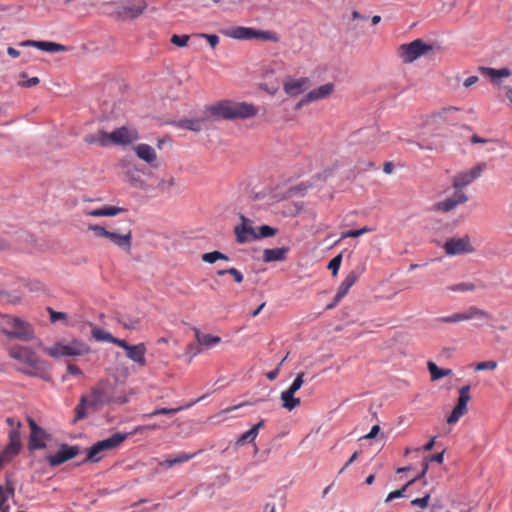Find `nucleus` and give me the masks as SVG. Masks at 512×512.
Listing matches in <instances>:
<instances>
[{
    "instance_id": "4c0bfd02",
    "label": "nucleus",
    "mask_w": 512,
    "mask_h": 512,
    "mask_svg": "<svg viewBox=\"0 0 512 512\" xmlns=\"http://www.w3.org/2000/svg\"><path fill=\"white\" fill-rule=\"evenodd\" d=\"M20 452V448L8 444L4 450L0 453L1 460L10 462L18 453Z\"/></svg>"
},
{
    "instance_id": "6e6552de",
    "label": "nucleus",
    "mask_w": 512,
    "mask_h": 512,
    "mask_svg": "<svg viewBox=\"0 0 512 512\" xmlns=\"http://www.w3.org/2000/svg\"><path fill=\"white\" fill-rule=\"evenodd\" d=\"M146 6L144 0H127L116 4L114 12L122 20H130L141 15Z\"/></svg>"
},
{
    "instance_id": "49530a36",
    "label": "nucleus",
    "mask_w": 512,
    "mask_h": 512,
    "mask_svg": "<svg viewBox=\"0 0 512 512\" xmlns=\"http://www.w3.org/2000/svg\"><path fill=\"white\" fill-rule=\"evenodd\" d=\"M198 453L199 452L190 454V453L181 452L176 457L170 458L172 466L185 463V462L191 460L192 458H194Z\"/></svg>"
},
{
    "instance_id": "f8f14e48",
    "label": "nucleus",
    "mask_w": 512,
    "mask_h": 512,
    "mask_svg": "<svg viewBox=\"0 0 512 512\" xmlns=\"http://www.w3.org/2000/svg\"><path fill=\"white\" fill-rule=\"evenodd\" d=\"M240 220L241 223L236 225L234 228L237 242L239 244H245L255 241L256 229L253 227V222L244 215L240 216Z\"/></svg>"
},
{
    "instance_id": "7c9ffc66",
    "label": "nucleus",
    "mask_w": 512,
    "mask_h": 512,
    "mask_svg": "<svg viewBox=\"0 0 512 512\" xmlns=\"http://www.w3.org/2000/svg\"><path fill=\"white\" fill-rule=\"evenodd\" d=\"M461 317L462 321L471 319L487 320L491 318V315L485 310L479 309L477 307H470L467 311L461 313Z\"/></svg>"
},
{
    "instance_id": "5701e85b",
    "label": "nucleus",
    "mask_w": 512,
    "mask_h": 512,
    "mask_svg": "<svg viewBox=\"0 0 512 512\" xmlns=\"http://www.w3.org/2000/svg\"><path fill=\"white\" fill-rule=\"evenodd\" d=\"M85 142L88 144H97L101 147H106L112 144L111 133H107L104 130H99L94 134L86 135Z\"/></svg>"
},
{
    "instance_id": "a19ab883",
    "label": "nucleus",
    "mask_w": 512,
    "mask_h": 512,
    "mask_svg": "<svg viewBox=\"0 0 512 512\" xmlns=\"http://www.w3.org/2000/svg\"><path fill=\"white\" fill-rule=\"evenodd\" d=\"M448 290L453 292H468L474 291L476 289L475 284L470 282H462L458 284H453L447 287Z\"/></svg>"
},
{
    "instance_id": "a18cd8bd",
    "label": "nucleus",
    "mask_w": 512,
    "mask_h": 512,
    "mask_svg": "<svg viewBox=\"0 0 512 512\" xmlns=\"http://www.w3.org/2000/svg\"><path fill=\"white\" fill-rule=\"evenodd\" d=\"M414 483V480H410L408 481L402 488L398 489V490H395V491H392L388 494V496L386 497V500L385 502H391L392 500L396 499V498H401V497H404L405 496V492L407 490V488L412 485Z\"/></svg>"
},
{
    "instance_id": "e2e57ef3",
    "label": "nucleus",
    "mask_w": 512,
    "mask_h": 512,
    "mask_svg": "<svg viewBox=\"0 0 512 512\" xmlns=\"http://www.w3.org/2000/svg\"><path fill=\"white\" fill-rule=\"evenodd\" d=\"M201 36L207 39L212 48L219 43V37L215 34H201Z\"/></svg>"
},
{
    "instance_id": "4468645a",
    "label": "nucleus",
    "mask_w": 512,
    "mask_h": 512,
    "mask_svg": "<svg viewBox=\"0 0 512 512\" xmlns=\"http://www.w3.org/2000/svg\"><path fill=\"white\" fill-rule=\"evenodd\" d=\"M444 249L447 255L455 256L473 251L468 237L463 238H450L444 244Z\"/></svg>"
},
{
    "instance_id": "de8ad7c7",
    "label": "nucleus",
    "mask_w": 512,
    "mask_h": 512,
    "mask_svg": "<svg viewBox=\"0 0 512 512\" xmlns=\"http://www.w3.org/2000/svg\"><path fill=\"white\" fill-rule=\"evenodd\" d=\"M341 262H342V255L339 254L335 257H333L329 264H328V268L332 271V275L333 276H336L338 271H339V268H340V265H341Z\"/></svg>"
},
{
    "instance_id": "c9c22d12",
    "label": "nucleus",
    "mask_w": 512,
    "mask_h": 512,
    "mask_svg": "<svg viewBox=\"0 0 512 512\" xmlns=\"http://www.w3.org/2000/svg\"><path fill=\"white\" fill-rule=\"evenodd\" d=\"M92 337L98 342H109L112 343L114 336L99 327H93L91 331Z\"/></svg>"
},
{
    "instance_id": "0eeeda50",
    "label": "nucleus",
    "mask_w": 512,
    "mask_h": 512,
    "mask_svg": "<svg viewBox=\"0 0 512 512\" xmlns=\"http://www.w3.org/2000/svg\"><path fill=\"white\" fill-rule=\"evenodd\" d=\"M90 408L98 410L112 401L111 385L101 381L92 387L89 395Z\"/></svg>"
},
{
    "instance_id": "c85d7f7f",
    "label": "nucleus",
    "mask_w": 512,
    "mask_h": 512,
    "mask_svg": "<svg viewBox=\"0 0 512 512\" xmlns=\"http://www.w3.org/2000/svg\"><path fill=\"white\" fill-rule=\"evenodd\" d=\"M173 125L179 129L190 130L193 132H199L203 129V120L194 118V119H180L178 121L173 122Z\"/></svg>"
},
{
    "instance_id": "79ce46f5",
    "label": "nucleus",
    "mask_w": 512,
    "mask_h": 512,
    "mask_svg": "<svg viewBox=\"0 0 512 512\" xmlns=\"http://www.w3.org/2000/svg\"><path fill=\"white\" fill-rule=\"evenodd\" d=\"M255 39H262L266 41L278 42L279 37L275 32L272 31H264V30H256L255 29Z\"/></svg>"
},
{
    "instance_id": "dca6fc26",
    "label": "nucleus",
    "mask_w": 512,
    "mask_h": 512,
    "mask_svg": "<svg viewBox=\"0 0 512 512\" xmlns=\"http://www.w3.org/2000/svg\"><path fill=\"white\" fill-rule=\"evenodd\" d=\"M334 90V85L332 83H326L316 89L309 91L297 104V108L302 107L310 102H314L317 100L324 99L328 97Z\"/></svg>"
},
{
    "instance_id": "58836bf2",
    "label": "nucleus",
    "mask_w": 512,
    "mask_h": 512,
    "mask_svg": "<svg viewBox=\"0 0 512 512\" xmlns=\"http://www.w3.org/2000/svg\"><path fill=\"white\" fill-rule=\"evenodd\" d=\"M277 233V229L269 225H262L256 230V240L272 237Z\"/></svg>"
},
{
    "instance_id": "13d9d810",
    "label": "nucleus",
    "mask_w": 512,
    "mask_h": 512,
    "mask_svg": "<svg viewBox=\"0 0 512 512\" xmlns=\"http://www.w3.org/2000/svg\"><path fill=\"white\" fill-rule=\"evenodd\" d=\"M48 312L50 314V320L52 323H55L59 320H64L67 317V315L65 313L54 311L51 308H48Z\"/></svg>"
},
{
    "instance_id": "09e8293b",
    "label": "nucleus",
    "mask_w": 512,
    "mask_h": 512,
    "mask_svg": "<svg viewBox=\"0 0 512 512\" xmlns=\"http://www.w3.org/2000/svg\"><path fill=\"white\" fill-rule=\"evenodd\" d=\"M118 322L126 329H137L139 325V321L137 319H126L125 317H119Z\"/></svg>"
},
{
    "instance_id": "5fc2aeb1",
    "label": "nucleus",
    "mask_w": 512,
    "mask_h": 512,
    "mask_svg": "<svg viewBox=\"0 0 512 512\" xmlns=\"http://www.w3.org/2000/svg\"><path fill=\"white\" fill-rule=\"evenodd\" d=\"M189 40V36L188 35H177V34H174L172 37H171V42L178 46V47H185L187 45V42Z\"/></svg>"
},
{
    "instance_id": "6ab92c4d",
    "label": "nucleus",
    "mask_w": 512,
    "mask_h": 512,
    "mask_svg": "<svg viewBox=\"0 0 512 512\" xmlns=\"http://www.w3.org/2000/svg\"><path fill=\"white\" fill-rule=\"evenodd\" d=\"M111 138L112 144L128 145L138 139V134L135 130L122 126L111 132Z\"/></svg>"
},
{
    "instance_id": "a211bd4d",
    "label": "nucleus",
    "mask_w": 512,
    "mask_h": 512,
    "mask_svg": "<svg viewBox=\"0 0 512 512\" xmlns=\"http://www.w3.org/2000/svg\"><path fill=\"white\" fill-rule=\"evenodd\" d=\"M363 272L364 266H360L358 269L352 270L347 274L336 292V301H341L346 296L349 289L356 283Z\"/></svg>"
},
{
    "instance_id": "c03bdc74",
    "label": "nucleus",
    "mask_w": 512,
    "mask_h": 512,
    "mask_svg": "<svg viewBox=\"0 0 512 512\" xmlns=\"http://www.w3.org/2000/svg\"><path fill=\"white\" fill-rule=\"evenodd\" d=\"M257 432L255 429L250 428L248 431L243 433L237 440V445H244L246 443L253 442L257 437Z\"/></svg>"
},
{
    "instance_id": "c756f323",
    "label": "nucleus",
    "mask_w": 512,
    "mask_h": 512,
    "mask_svg": "<svg viewBox=\"0 0 512 512\" xmlns=\"http://www.w3.org/2000/svg\"><path fill=\"white\" fill-rule=\"evenodd\" d=\"M195 338L199 345L207 348H212L221 342V338L210 334L200 332L198 329H194Z\"/></svg>"
},
{
    "instance_id": "b1692460",
    "label": "nucleus",
    "mask_w": 512,
    "mask_h": 512,
    "mask_svg": "<svg viewBox=\"0 0 512 512\" xmlns=\"http://www.w3.org/2000/svg\"><path fill=\"white\" fill-rule=\"evenodd\" d=\"M482 75L489 77L493 82L499 83V79L511 76L512 71L509 68L495 69L491 67H480Z\"/></svg>"
},
{
    "instance_id": "8fccbe9b",
    "label": "nucleus",
    "mask_w": 512,
    "mask_h": 512,
    "mask_svg": "<svg viewBox=\"0 0 512 512\" xmlns=\"http://www.w3.org/2000/svg\"><path fill=\"white\" fill-rule=\"evenodd\" d=\"M303 377H304V373L303 372L299 373L296 376V378L294 379V381L292 382V384L286 390L296 393L302 387V385L304 383Z\"/></svg>"
},
{
    "instance_id": "423d86ee",
    "label": "nucleus",
    "mask_w": 512,
    "mask_h": 512,
    "mask_svg": "<svg viewBox=\"0 0 512 512\" xmlns=\"http://www.w3.org/2000/svg\"><path fill=\"white\" fill-rule=\"evenodd\" d=\"M432 47L421 39H416L399 47V56L404 63H412L430 51Z\"/></svg>"
},
{
    "instance_id": "412c9836",
    "label": "nucleus",
    "mask_w": 512,
    "mask_h": 512,
    "mask_svg": "<svg viewBox=\"0 0 512 512\" xmlns=\"http://www.w3.org/2000/svg\"><path fill=\"white\" fill-rule=\"evenodd\" d=\"M145 354L146 346L144 343L130 345L126 351V356L140 366H145L146 364Z\"/></svg>"
},
{
    "instance_id": "6e6d98bb",
    "label": "nucleus",
    "mask_w": 512,
    "mask_h": 512,
    "mask_svg": "<svg viewBox=\"0 0 512 512\" xmlns=\"http://www.w3.org/2000/svg\"><path fill=\"white\" fill-rule=\"evenodd\" d=\"M88 229H89L90 231H93V232H94V234H95V236H97V237H105V238H106V237H107V235H108V232H109V231H108L107 229H105L104 227L99 226V225H95V224H90V225L88 226Z\"/></svg>"
},
{
    "instance_id": "3c124183",
    "label": "nucleus",
    "mask_w": 512,
    "mask_h": 512,
    "mask_svg": "<svg viewBox=\"0 0 512 512\" xmlns=\"http://www.w3.org/2000/svg\"><path fill=\"white\" fill-rule=\"evenodd\" d=\"M0 295L3 300H5L6 302L11 303V304H17L21 300L20 295L10 294L5 290H0Z\"/></svg>"
},
{
    "instance_id": "f257e3e1",
    "label": "nucleus",
    "mask_w": 512,
    "mask_h": 512,
    "mask_svg": "<svg viewBox=\"0 0 512 512\" xmlns=\"http://www.w3.org/2000/svg\"><path fill=\"white\" fill-rule=\"evenodd\" d=\"M205 113L208 117H213L214 119H249L257 115L258 108L248 102L221 100L206 107Z\"/></svg>"
},
{
    "instance_id": "864d4df0",
    "label": "nucleus",
    "mask_w": 512,
    "mask_h": 512,
    "mask_svg": "<svg viewBox=\"0 0 512 512\" xmlns=\"http://www.w3.org/2000/svg\"><path fill=\"white\" fill-rule=\"evenodd\" d=\"M429 500H430V493H427V494H425L421 498L413 499L411 501V505L412 506H417V507H420V508L424 509V508H426L428 506Z\"/></svg>"
},
{
    "instance_id": "9d476101",
    "label": "nucleus",
    "mask_w": 512,
    "mask_h": 512,
    "mask_svg": "<svg viewBox=\"0 0 512 512\" xmlns=\"http://www.w3.org/2000/svg\"><path fill=\"white\" fill-rule=\"evenodd\" d=\"M470 385H465L459 389V398L457 405L453 408L447 418L448 424H455L467 412V404L470 400Z\"/></svg>"
},
{
    "instance_id": "a878e982",
    "label": "nucleus",
    "mask_w": 512,
    "mask_h": 512,
    "mask_svg": "<svg viewBox=\"0 0 512 512\" xmlns=\"http://www.w3.org/2000/svg\"><path fill=\"white\" fill-rule=\"evenodd\" d=\"M134 151L140 159L148 164H152L157 159L154 148L148 144H138L134 147Z\"/></svg>"
},
{
    "instance_id": "2eb2a0df",
    "label": "nucleus",
    "mask_w": 512,
    "mask_h": 512,
    "mask_svg": "<svg viewBox=\"0 0 512 512\" xmlns=\"http://www.w3.org/2000/svg\"><path fill=\"white\" fill-rule=\"evenodd\" d=\"M29 427L31 429L30 440H29V450H37L43 449L46 447L44 438L48 437V434L44 429L37 425V423L32 419L28 418Z\"/></svg>"
},
{
    "instance_id": "e433bc0d",
    "label": "nucleus",
    "mask_w": 512,
    "mask_h": 512,
    "mask_svg": "<svg viewBox=\"0 0 512 512\" xmlns=\"http://www.w3.org/2000/svg\"><path fill=\"white\" fill-rule=\"evenodd\" d=\"M201 258H202V261L209 263V264H213L217 260H225V261L229 260V257L226 254H224L220 251H217V250L208 252V253H204L201 256Z\"/></svg>"
},
{
    "instance_id": "ddd939ff",
    "label": "nucleus",
    "mask_w": 512,
    "mask_h": 512,
    "mask_svg": "<svg viewBox=\"0 0 512 512\" xmlns=\"http://www.w3.org/2000/svg\"><path fill=\"white\" fill-rule=\"evenodd\" d=\"M79 451V447L76 445L70 446L68 444H62L55 454L47 457V461L53 467L59 466L77 456Z\"/></svg>"
},
{
    "instance_id": "052dcab7",
    "label": "nucleus",
    "mask_w": 512,
    "mask_h": 512,
    "mask_svg": "<svg viewBox=\"0 0 512 512\" xmlns=\"http://www.w3.org/2000/svg\"><path fill=\"white\" fill-rule=\"evenodd\" d=\"M228 274H230L233 277L236 283H241L244 279L242 272L233 267L228 268Z\"/></svg>"
},
{
    "instance_id": "0e129e2a",
    "label": "nucleus",
    "mask_w": 512,
    "mask_h": 512,
    "mask_svg": "<svg viewBox=\"0 0 512 512\" xmlns=\"http://www.w3.org/2000/svg\"><path fill=\"white\" fill-rule=\"evenodd\" d=\"M444 453H445V451H442L440 453L432 455L431 457H428L427 459L429 460V462H437V463L441 464L444 461Z\"/></svg>"
},
{
    "instance_id": "4be33fe9",
    "label": "nucleus",
    "mask_w": 512,
    "mask_h": 512,
    "mask_svg": "<svg viewBox=\"0 0 512 512\" xmlns=\"http://www.w3.org/2000/svg\"><path fill=\"white\" fill-rule=\"evenodd\" d=\"M225 34L233 39L249 40L255 39V29L249 27L236 26L232 27L225 32Z\"/></svg>"
},
{
    "instance_id": "f3484780",
    "label": "nucleus",
    "mask_w": 512,
    "mask_h": 512,
    "mask_svg": "<svg viewBox=\"0 0 512 512\" xmlns=\"http://www.w3.org/2000/svg\"><path fill=\"white\" fill-rule=\"evenodd\" d=\"M468 201V197L462 191L455 190L454 194L447 197L443 201L435 204V209L442 212H449L455 209L458 205Z\"/></svg>"
},
{
    "instance_id": "603ef678",
    "label": "nucleus",
    "mask_w": 512,
    "mask_h": 512,
    "mask_svg": "<svg viewBox=\"0 0 512 512\" xmlns=\"http://www.w3.org/2000/svg\"><path fill=\"white\" fill-rule=\"evenodd\" d=\"M436 322L444 323H456L462 321L461 313H454L449 316L438 317L435 319Z\"/></svg>"
},
{
    "instance_id": "7ed1b4c3",
    "label": "nucleus",
    "mask_w": 512,
    "mask_h": 512,
    "mask_svg": "<svg viewBox=\"0 0 512 512\" xmlns=\"http://www.w3.org/2000/svg\"><path fill=\"white\" fill-rule=\"evenodd\" d=\"M0 330L8 339L30 341L34 338L33 326L22 318L2 315L0 317Z\"/></svg>"
},
{
    "instance_id": "f03ea898",
    "label": "nucleus",
    "mask_w": 512,
    "mask_h": 512,
    "mask_svg": "<svg viewBox=\"0 0 512 512\" xmlns=\"http://www.w3.org/2000/svg\"><path fill=\"white\" fill-rule=\"evenodd\" d=\"M9 354L13 359L24 364L23 367L18 368L22 373L28 376L40 377L44 380H48L44 363L38 359L36 353L32 349L25 346H14L10 349Z\"/></svg>"
},
{
    "instance_id": "2f4dec72",
    "label": "nucleus",
    "mask_w": 512,
    "mask_h": 512,
    "mask_svg": "<svg viewBox=\"0 0 512 512\" xmlns=\"http://www.w3.org/2000/svg\"><path fill=\"white\" fill-rule=\"evenodd\" d=\"M295 393L290 392L288 390H284L281 393V400H282V406L283 408L287 409L288 411H292L295 409L298 405H300V398L294 397Z\"/></svg>"
},
{
    "instance_id": "1a4fd4ad",
    "label": "nucleus",
    "mask_w": 512,
    "mask_h": 512,
    "mask_svg": "<svg viewBox=\"0 0 512 512\" xmlns=\"http://www.w3.org/2000/svg\"><path fill=\"white\" fill-rule=\"evenodd\" d=\"M486 163L482 162L472 167L469 170L462 171L454 176L453 178V187L457 191H461L464 187L471 184L473 181L478 179L482 172L486 169Z\"/></svg>"
},
{
    "instance_id": "bf43d9fd",
    "label": "nucleus",
    "mask_w": 512,
    "mask_h": 512,
    "mask_svg": "<svg viewBox=\"0 0 512 512\" xmlns=\"http://www.w3.org/2000/svg\"><path fill=\"white\" fill-rule=\"evenodd\" d=\"M188 353L190 354L189 362H191L195 356L201 353L198 342L188 345Z\"/></svg>"
},
{
    "instance_id": "473e14b6",
    "label": "nucleus",
    "mask_w": 512,
    "mask_h": 512,
    "mask_svg": "<svg viewBox=\"0 0 512 512\" xmlns=\"http://www.w3.org/2000/svg\"><path fill=\"white\" fill-rule=\"evenodd\" d=\"M427 368H428V371L431 375V379L433 381H437L443 377H446V376H449L452 374V370L451 369H443V368H439L434 362L432 361H429L427 363Z\"/></svg>"
},
{
    "instance_id": "37998d69",
    "label": "nucleus",
    "mask_w": 512,
    "mask_h": 512,
    "mask_svg": "<svg viewBox=\"0 0 512 512\" xmlns=\"http://www.w3.org/2000/svg\"><path fill=\"white\" fill-rule=\"evenodd\" d=\"M21 422H17L16 428L9 432V444L21 449L20 429Z\"/></svg>"
},
{
    "instance_id": "72a5a7b5",
    "label": "nucleus",
    "mask_w": 512,
    "mask_h": 512,
    "mask_svg": "<svg viewBox=\"0 0 512 512\" xmlns=\"http://www.w3.org/2000/svg\"><path fill=\"white\" fill-rule=\"evenodd\" d=\"M88 407H90L88 397L85 395L81 396L80 402L75 408L74 422L82 420L86 417V410Z\"/></svg>"
},
{
    "instance_id": "393cba45",
    "label": "nucleus",
    "mask_w": 512,
    "mask_h": 512,
    "mask_svg": "<svg viewBox=\"0 0 512 512\" xmlns=\"http://www.w3.org/2000/svg\"><path fill=\"white\" fill-rule=\"evenodd\" d=\"M289 251L288 247H278L273 249H265L263 252V261L266 263L283 261Z\"/></svg>"
},
{
    "instance_id": "39448f33",
    "label": "nucleus",
    "mask_w": 512,
    "mask_h": 512,
    "mask_svg": "<svg viewBox=\"0 0 512 512\" xmlns=\"http://www.w3.org/2000/svg\"><path fill=\"white\" fill-rule=\"evenodd\" d=\"M89 351V346L78 339H73L68 343L59 342L55 346L47 349V353L54 358L62 356H82L89 353Z\"/></svg>"
},
{
    "instance_id": "680f3d73",
    "label": "nucleus",
    "mask_w": 512,
    "mask_h": 512,
    "mask_svg": "<svg viewBox=\"0 0 512 512\" xmlns=\"http://www.w3.org/2000/svg\"><path fill=\"white\" fill-rule=\"evenodd\" d=\"M5 484H6V487L8 488L7 495H14L15 487H14V481L12 480V473L6 475Z\"/></svg>"
},
{
    "instance_id": "9b49d317",
    "label": "nucleus",
    "mask_w": 512,
    "mask_h": 512,
    "mask_svg": "<svg viewBox=\"0 0 512 512\" xmlns=\"http://www.w3.org/2000/svg\"><path fill=\"white\" fill-rule=\"evenodd\" d=\"M470 385H465L459 389V398L457 405L453 408L447 418L448 424H455L467 412V404L470 400Z\"/></svg>"
},
{
    "instance_id": "f704fd0d",
    "label": "nucleus",
    "mask_w": 512,
    "mask_h": 512,
    "mask_svg": "<svg viewBox=\"0 0 512 512\" xmlns=\"http://www.w3.org/2000/svg\"><path fill=\"white\" fill-rule=\"evenodd\" d=\"M38 49L49 53H57L66 51L67 47L55 42L41 41L38 45Z\"/></svg>"
},
{
    "instance_id": "ea45409f",
    "label": "nucleus",
    "mask_w": 512,
    "mask_h": 512,
    "mask_svg": "<svg viewBox=\"0 0 512 512\" xmlns=\"http://www.w3.org/2000/svg\"><path fill=\"white\" fill-rule=\"evenodd\" d=\"M372 231H373V228L367 227V226L362 227L360 229L348 230V231H344L341 233L340 239L342 240L345 238H356V237L362 236L365 233L372 232Z\"/></svg>"
},
{
    "instance_id": "20e7f679",
    "label": "nucleus",
    "mask_w": 512,
    "mask_h": 512,
    "mask_svg": "<svg viewBox=\"0 0 512 512\" xmlns=\"http://www.w3.org/2000/svg\"><path fill=\"white\" fill-rule=\"evenodd\" d=\"M127 437H128L127 433L117 432V433L112 434L110 437H108L104 440L98 441L97 443H95L88 449L87 456L83 460V463L99 462L102 458L99 455L101 452L106 451V450H113V449L119 447L120 444L122 442H124Z\"/></svg>"
},
{
    "instance_id": "bb28decb",
    "label": "nucleus",
    "mask_w": 512,
    "mask_h": 512,
    "mask_svg": "<svg viewBox=\"0 0 512 512\" xmlns=\"http://www.w3.org/2000/svg\"><path fill=\"white\" fill-rule=\"evenodd\" d=\"M126 209L115 206H104L102 208L85 211V214L92 217H112L125 212Z\"/></svg>"
},
{
    "instance_id": "cd10ccee",
    "label": "nucleus",
    "mask_w": 512,
    "mask_h": 512,
    "mask_svg": "<svg viewBox=\"0 0 512 512\" xmlns=\"http://www.w3.org/2000/svg\"><path fill=\"white\" fill-rule=\"evenodd\" d=\"M106 238L110 239L115 245H117L120 248L126 250L130 249L132 238L131 231H128L126 234H119L116 232L109 231Z\"/></svg>"
},
{
    "instance_id": "774afa93",
    "label": "nucleus",
    "mask_w": 512,
    "mask_h": 512,
    "mask_svg": "<svg viewBox=\"0 0 512 512\" xmlns=\"http://www.w3.org/2000/svg\"><path fill=\"white\" fill-rule=\"evenodd\" d=\"M39 82H40V80H39V78H38V77H32V78H29V79H27L26 81H24V82L22 83V85H23L24 87H28V88H30V87H34V86L38 85V84H39Z\"/></svg>"
},
{
    "instance_id": "aec40b11",
    "label": "nucleus",
    "mask_w": 512,
    "mask_h": 512,
    "mask_svg": "<svg viewBox=\"0 0 512 512\" xmlns=\"http://www.w3.org/2000/svg\"><path fill=\"white\" fill-rule=\"evenodd\" d=\"M310 86V80L307 77L290 78L284 83V91L290 96H298Z\"/></svg>"
},
{
    "instance_id": "4d7b16f0",
    "label": "nucleus",
    "mask_w": 512,
    "mask_h": 512,
    "mask_svg": "<svg viewBox=\"0 0 512 512\" xmlns=\"http://www.w3.org/2000/svg\"><path fill=\"white\" fill-rule=\"evenodd\" d=\"M497 367V363L495 361H484L479 362L475 366V370L483 371V370H494Z\"/></svg>"
},
{
    "instance_id": "69168bd1",
    "label": "nucleus",
    "mask_w": 512,
    "mask_h": 512,
    "mask_svg": "<svg viewBox=\"0 0 512 512\" xmlns=\"http://www.w3.org/2000/svg\"><path fill=\"white\" fill-rule=\"evenodd\" d=\"M112 343L123 348L125 351L130 347V344H128L124 339H119L114 337L112 340Z\"/></svg>"
},
{
    "instance_id": "338daca9",
    "label": "nucleus",
    "mask_w": 512,
    "mask_h": 512,
    "mask_svg": "<svg viewBox=\"0 0 512 512\" xmlns=\"http://www.w3.org/2000/svg\"><path fill=\"white\" fill-rule=\"evenodd\" d=\"M379 431H380V426L379 425H374V426H372L370 432L368 434H366L363 438L364 439L375 438L377 436V434L379 433Z\"/></svg>"
}]
</instances>
